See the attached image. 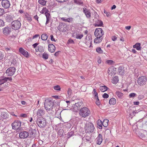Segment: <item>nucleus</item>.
<instances>
[{
    "label": "nucleus",
    "mask_w": 147,
    "mask_h": 147,
    "mask_svg": "<svg viewBox=\"0 0 147 147\" xmlns=\"http://www.w3.org/2000/svg\"><path fill=\"white\" fill-rule=\"evenodd\" d=\"M45 107L47 111H50L52 110L54 106V102L49 99L47 98L45 99Z\"/></svg>",
    "instance_id": "1"
},
{
    "label": "nucleus",
    "mask_w": 147,
    "mask_h": 147,
    "mask_svg": "<svg viewBox=\"0 0 147 147\" xmlns=\"http://www.w3.org/2000/svg\"><path fill=\"white\" fill-rule=\"evenodd\" d=\"M90 113V110L88 108L86 107H84L81 109L79 112L80 116L84 118L88 116Z\"/></svg>",
    "instance_id": "2"
},
{
    "label": "nucleus",
    "mask_w": 147,
    "mask_h": 147,
    "mask_svg": "<svg viewBox=\"0 0 147 147\" xmlns=\"http://www.w3.org/2000/svg\"><path fill=\"white\" fill-rule=\"evenodd\" d=\"M57 29L60 32H63L68 30V27L67 25L64 23L61 22L57 27Z\"/></svg>",
    "instance_id": "3"
},
{
    "label": "nucleus",
    "mask_w": 147,
    "mask_h": 147,
    "mask_svg": "<svg viewBox=\"0 0 147 147\" xmlns=\"http://www.w3.org/2000/svg\"><path fill=\"white\" fill-rule=\"evenodd\" d=\"M37 123L38 125L40 127L44 128L46 126V121L43 117H41L37 119Z\"/></svg>",
    "instance_id": "4"
},
{
    "label": "nucleus",
    "mask_w": 147,
    "mask_h": 147,
    "mask_svg": "<svg viewBox=\"0 0 147 147\" xmlns=\"http://www.w3.org/2000/svg\"><path fill=\"white\" fill-rule=\"evenodd\" d=\"M86 132L87 133H92L94 130V127L93 125L91 123L87 124L85 127Z\"/></svg>",
    "instance_id": "5"
},
{
    "label": "nucleus",
    "mask_w": 147,
    "mask_h": 147,
    "mask_svg": "<svg viewBox=\"0 0 147 147\" xmlns=\"http://www.w3.org/2000/svg\"><path fill=\"white\" fill-rule=\"evenodd\" d=\"M146 77L144 76H142L139 77L137 81L138 83L141 86L145 85L146 83Z\"/></svg>",
    "instance_id": "6"
},
{
    "label": "nucleus",
    "mask_w": 147,
    "mask_h": 147,
    "mask_svg": "<svg viewBox=\"0 0 147 147\" xmlns=\"http://www.w3.org/2000/svg\"><path fill=\"white\" fill-rule=\"evenodd\" d=\"M11 25L13 29L15 30L19 29L21 26L20 22L18 20L13 21L11 22Z\"/></svg>",
    "instance_id": "7"
},
{
    "label": "nucleus",
    "mask_w": 147,
    "mask_h": 147,
    "mask_svg": "<svg viewBox=\"0 0 147 147\" xmlns=\"http://www.w3.org/2000/svg\"><path fill=\"white\" fill-rule=\"evenodd\" d=\"M103 30L101 28H97L96 29L94 32V35L96 37H101L104 35Z\"/></svg>",
    "instance_id": "8"
},
{
    "label": "nucleus",
    "mask_w": 147,
    "mask_h": 147,
    "mask_svg": "<svg viewBox=\"0 0 147 147\" xmlns=\"http://www.w3.org/2000/svg\"><path fill=\"white\" fill-rule=\"evenodd\" d=\"M16 71V69L13 67L8 68L6 71V73L8 76H12Z\"/></svg>",
    "instance_id": "9"
},
{
    "label": "nucleus",
    "mask_w": 147,
    "mask_h": 147,
    "mask_svg": "<svg viewBox=\"0 0 147 147\" xmlns=\"http://www.w3.org/2000/svg\"><path fill=\"white\" fill-rule=\"evenodd\" d=\"M21 125V122L19 121H15L11 124L12 128L14 129H18Z\"/></svg>",
    "instance_id": "10"
},
{
    "label": "nucleus",
    "mask_w": 147,
    "mask_h": 147,
    "mask_svg": "<svg viewBox=\"0 0 147 147\" xmlns=\"http://www.w3.org/2000/svg\"><path fill=\"white\" fill-rule=\"evenodd\" d=\"M83 103L82 101H80L77 103H75L74 107V110L75 112H77L78 110L81 109L80 108L81 106H83Z\"/></svg>",
    "instance_id": "11"
},
{
    "label": "nucleus",
    "mask_w": 147,
    "mask_h": 147,
    "mask_svg": "<svg viewBox=\"0 0 147 147\" xmlns=\"http://www.w3.org/2000/svg\"><path fill=\"white\" fill-rule=\"evenodd\" d=\"M1 5L3 7L7 9L9 8L10 3L8 0H3L1 2Z\"/></svg>",
    "instance_id": "12"
},
{
    "label": "nucleus",
    "mask_w": 147,
    "mask_h": 147,
    "mask_svg": "<svg viewBox=\"0 0 147 147\" xmlns=\"http://www.w3.org/2000/svg\"><path fill=\"white\" fill-rule=\"evenodd\" d=\"M11 29L9 27H7L3 29V32L4 34L6 35H9L11 32Z\"/></svg>",
    "instance_id": "13"
},
{
    "label": "nucleus",
    "mask_w": 147,
    "mask_h": 147,
    "mask_svg": "<svg viewBox=\"0 0 147 147\" xmlns=\"http://www.w3.org/2000/svg\"><path fill=\"white\" fill-rule=\"evenodd\" d=\"M29 136V133L26 131H24L20 133L19 137L21 138H25Z\"/></svg>",
    "instance_id": "14"
},
{
    "label": "nucleus",
    "mask_w": 147,
    "mask_h": 147,
    "mask_svg": "<svg viewBox=\"0 0 147 147\" xmlns=\"http://www.w3.org/2000/svg\"><path fill=\"white\" fill-rule=\"evenodd\" d=\"M83 12L87 18H90L91 17V13L89 9L86 8H83Z\"/></svg>",
    "instance_id": "15"
},
{
    "label": "nucleus",
    "mask_w": 147,
    "mask_h": 147,
    "mask_svg": "<svg viewBox=\"0 0 147 147\" xmlns=\"http://www.w3.org/2000/svg\"><path fill=\"white\" fill-rule=\"evenodd\" d=\"M85 43L88 46L90 45L89 47H91L92 43V40L91 37L88 36L86 38L85 40Z\"/></svg>",
    "instance_id": "16"
},
{
    "label": "nucleus",
    "mask_w": 147,
    "mask_h": 147,
    "mask_svg": "<svg viewBox=\"0 0 147 147\" xmlns=\"http://www.w3.org/2000/svg\"><path fill=\"white\" fill-rule=\"evenodd\" d=\"M36 114L38 117H39L40 116L41 117L45 114V111L43 109L40 108L38 109Z\"/></svg>",
    "instance_id": "17"
},
{
    "label": "nucleus",
    "mask_w": 147,
    "mask_h": 147,
    "mask_svg": "<svg viewBox=\"0 0 147 147\" xmlns=\"http://www.w3.org/2000/svg\"><path fill=\"white\" fill-rule=\"evenodd\" d=\"M19 51L25 57H28L29 55L28 52L22 48H19Z\"/></svg>",
    "instance_id": "18"
},
{
    "label": "nucleus",
    "mask_w": 147,
    "mask_h": 147,
    "mask_svg": "<svg viewBox=\"0 0 147 147\" xmlns=\"http://www.w3.org/2000/svg\"><path fill=\"white\" fill-rule=\"evenodd\" d=\"M96 143L97 144L100 145L102 141V136L100 134H99L96 139Z\"/></svg>",
    "instance_id": "19"
},
{
    "label": "nucleus",
    "mask_w": 147,
    "mask_h": 147,
    "mask_svg": "<svg viewBox=\"0 0 147 147\" xmlns=\"http://www.w3.org/2000/svg\"><path fill=\"white\" fill-rule=\"evenodd\" d=\"M55 50V47L53 44H49L48 45V50L51 53L54 52Z\"/></svg>",
    "instance_id": "20"
},
{
    "label": "nucleus",
    "mask_w": 147,
    "mask_h": 147,
    "mask_svg": "<svg viewBox=\"0 0 147 147\" xmlns=\"http://www.w3.org/2000/svg\"><path fill=\"white\" fill-rule=\"evenodd\" d=\"M1 116L3 119H5L9 117V115L7 112H2L1 113Z\"/></svg>",
    "instance_id": "21"
},
{
    "label": "nucleus",
    "mask_w": 147,
    "mask_h": 147,
    "mask_svg": "<svg viewBox=\"0 0 147 147\" xmlns=\"http://www.w3.org/2000/svg\"><path fill=\"white\" fill-rule=\"evenodd\" d=\"M25 18L29 22H30L32 20V18L31 16L27 13H25Z\"/></svg>",
    "instance_id": "22"
},
{
    "label": "nucleus",
    "mask_w": 147,
    "mask_h": 147,
    "mask_svg": "<svg viewBox=\"0 0 147 147\" xmlns=\"http://www.w3.org/2000/svg\"><path fill=\"white\" fill-rule=\"evenodd\" d=\"M94 40V42L96 43H99L102 40L103 38L101 37L98 36Z\"/></svg>",
    "instance_id": "23"
},
{
    "label": "nucleus",
    "mask_w": 147,
    "mask_h": 147,
    "mask_svg": "<svg viewBox=\"0 0 147 147\" xmlns=\"http://www.w3.org/2000/svg\"><path fill=\"white\" fill-rule=\"evenodd\" d=\"M123 67L122 66H120L118 69L119 74L121 75H123L124 74V70Z\"/></svg>",
    "instance_id": "24"
},
{
    "label": "nucleus",
    "mask_w": 147,
    "mask_h": 147,
    "mask_svg": "<svg viewBox=\"0 0 147 147\" xmlns=\"http://www.w3.org/2000/svg\"><path fill=\"white\" fill-rule=\"evenodd\" d=\"M99 89L101 91L104 92L107 90L108 88L106 86L104 85L103 86H100Z\"/></svg>",
    "instance_id": "25"
},
{
    "label": "nucleus",
    "mask_w": 147,
    "mask_h": 147,
    "mask_svg": "<svg viewBox=\"0 0 147 147\" xmlns=\"http://www.w3.org/2000/svg\"><path fill=\"white\" fill-rule=\"evenodd\" d=\"M102 122L101 120H98L97 121V125L98 128L101 129L102 127Z\"/></svg>",
    "instance_id": "26"
},
{
    "label": "nucleus",
    "mask_w": 147,
    "mask_h": 147,
    "mask_svg": "<svg viewBox=\"0 0 147 147\" xmlns=\"http://www.w3.org/2000/svg\"><path fill=\"white\" fill-rule=\"evenodd\" d=\"M5 19L7 22H10L12 21L13 18L10 15H7L5 17Z\"/></svg>",
    "instance_id": "27"
},
{
    "label": "nucleus",
    "mask_w": 147,
    "mask_h": 147,
    "mask_svg": "<svg viewBox=\"0 0 147 147\" xmlns=\"http://www.w3.org/2000/svg\"><path fill=\"white\" fill-rule=\"evenodd\" d=\"M109 103L110 105H114L116 103V100L113 98H111L109 100Z\"/></svg>",
    "instance_id": "28"
},
{
    "label": "nucleus",
    "mask_w": 147,
    "mask_h": 147,
    "mask_svg": "<svg viewBox=\"0 0 147 147\" xmlns=\"http://www.w3.org/2000/svg\"><path fill=\"white\" fill-rule=\"evenodd\" d=\"M103 25V22L100 20H98L97 22H96L95 24L96 26H100Z\"/></svg>",
    "instance_id": "29"
},
{
    "label": "nucleus",
    "mask_w": 147,
    "mask_h": 147,
    "mask_svg": "<svg viewBox=\"0 0 147 147\" xmlns=\"http://www.w3.org/2000/svg\"><path fill=\"white\" fill-rule=\"evenodd\" d=\"M140 44L139 43H136L135 45L133 46L134 48H136L137 50H140L141 49V47H140Z\"/></svg>",
    "instance_id": "30"
},
{
    "label": "nucleus",
    "mask_w": 147,
    "mask_h": 147,
    "mask_svg": "<svg viewBox=\"0 0 147 147\" xmlns=\"http://www.w3.org/2000/svg\"><path fill=\"white\" fill-rule=\"evenodd\" d=\"M48 35L44 33L42 34L41 36V38L43 40H46L48 38Z\"/></svg>",
    "instance_id": "31"
},
{
    "label": "nucleus",
    "mask_w": 147,
    "mask_h": 147,
    "mask_svg": "<svg viewBox=\"0 0 147 147\" xmlns=\"http://www.w3.org/2000/svg\"><path fill=\"white\" fill-rule=\"evenodd\" d=\"M109 120L107 119H104L102 122V124L103 126L105 127H107L108 125Z\"/></svg>",
    "instance_id": "32"
},
{
    "label": "nucleus",
    "mask_w": 147,
    "mask_h": 147,
    "mask_svg": "<svg viewBox=\"0 0 147 147\" xmlns=\"http://www.w3.org/2000/svg\"><path fill=\"white\" fill-rule=\"evenodd\" d=\"M118 81L119 79L118 77L115 76L113 78L112 82L113 84H117Z\"/></svg>",
    "instance_id": "33"
},
{
    "label": "nucleus",
    "mask_w": 147,
    "mask_h": 147,
    "mask_svg": "<svg viewBox=\"0 0 147 147\" xmlns=\"http://www.w3.org/2000/svg\"><path fill=\"white\" fill-rule=\"evenodd\" d=\"M28 131L29 132L28 133H29V134L30 136L32 137H35L36 131L29 130Z\"/></svg>",
    "instance_id": "34"
},
{
    "label": "nucleus",
    "mask_w": 147,
    "mask_h": 147,
    "mask_svg": "<svg viewBox=\"0 0 147 147\" xmlns=\"http://www.w3.org/2000/svg\"><path fill=\"white\" fill-rule=\"evenodd\" d=\"M116 94L117 96L120 98H122L123 96V94L122 93L119 91L116 92Z\"/></svg>",
    "instance_id": "35"
},
{
    "label": "nucleus",
    "mask_w": 147,
    "mask_h": 147,
    "mask_svg": "<svg viewBox=\"0 0 147 147\" xmlns=\"http://www.w3.org/2000/svg\"><path fill=\"white\" fill-rule=\"evenodd\" d=\"M42 57L43 59H47L48 58L49 55L46 53L44 52L42 55Z\"/></svg>",
    "instance_id": "36"
},
{
    "label": "nucleus",
    "mask_w": 147,
    "mask_h": 147,
    "mask_svg": "<svg viewBox=\"0 0 147 147\" xmlns=\"http://www.w3.org/2000/svg\"><path fill=\"white\" fill-rule=\"evenodd\" d=\"M38 2L40 4L43 5H45L46 4L47 1L45 0H38Z\"/></svg>",
    "instance_id": "37"
},
{
    "label": "nucleus",
    "mask_w": 147,
    "mask_h": 147,
    "mask_svg": "<svg viewBox=\"0 0 147 147\" xmlns=\"http://www.w3.org/2000/svg\"><path fill=\"white\" fill-rule=\"evenodd\" d=\"M75 3L78 4L80 5H82L83 2L81 0H74Z\"/></svg>",
    "instance_id": "38"
},
{
    "label": "nucleus",
    "mask_w": 147,
    "mask_h": 147,
    "mask_svg": "<svg viewBox=\"0 0 147 147\" xmlns=\"http://www.w3.org/2000/svg\"><path fill=\"white\" fill-rule=\"evenodd\" d=\"M6 79L5 78V77L3 79H0V85L3 84L6 82Z\"/></svg>",
    "instance_id": "39"
},
{
    "label": "nucleus",
    "mask_w": 147,
    "mask_h": 147,
    "mask_svg": "<svg viewBox=\"0 0 147 147\" xmlns=\"http://www.w3.org/2000/svg\"><path fill=\"white\" fill-rule=\"evenodd\" d=\"M64 133V131L62 129H60L58 131V135L61 136Z\"/></svg>",
    "instance_id": "40"
},
{
    "label": "nucleus",
    "mask_w": 147,
    "mask_h": 147,
    "mask_svg": "<svg viewBox=\"0 0 147 147\" xmlns=\"http://www.w3.org/2000/svg\"><path fill=\"white\" fill-rule=\"evenodd\" d=\"M106 62L108 64L110 65H112L114 63V62L112 60H107Z\"/></svg>",
    "instance_id": "41"
},
{
    "label": "nucleus",
    "mask_w": 147,
    "mask_h": 147,
    "mask_svg": "<svg viewBox=\"0 0 147 147\" xmlns=\"http://www.w3.org/2000/svg\"><path fill=\"white\" fill-rule=\"evenodd\" d=\"M38 47L39 49V52H42L44 51L45 48L43 47L40 46Z\"/></svg>",
    "instance_id": "42"
},
{
    "label": "nucleus",
    "mask_w": 147,
    "mask_h": 147,
    "mask_svg": "<svg viewBox=\"0 0 147 147\" xmlns=\"http://www.w3.org/2000/svg\"><path fill=\"white\" fill-rule=\"evenodd\" d=\"M96 51L98 53H102V50L100 47H98L96 49Z\"/></svg>",
    "instance_id": "43"
},
{
    "label": "nucleus",
    "mask_w": 147,
    "mask_h": 147,
    "mask_svg": "<svg viewBox=\"0 0 147 147\" xmlns=\"http://www.w3.org/2000/svg\"><path fill=\"white\" fill-rule=\"evenodd\" d=\"M95 98H96V104L97 105H100V101L99 100V99L98 96H97V97H95Z\"/></svg>",
    "instance_id": "44"
},
{
    "label": "nucleus",
    "mask_w": 147,
    "mask_h": 147,
    "mask_svg": "<svg viewBox=\"0 0 147 147\" xmlns=\"http://www.w3.org/2000/svg\"><path fill=\"white\" fill-rule=\"evenodd\" d=\"M5 13L4 9L0 8V16L3 15Z\"/></svg>",
    "instance_id": "45"
},
{
    "label": "nucleus",
    "mask_w": 147,
    "mask_h": 147,
    "mask_svg": "<svg viewBox=\"0 0 147 147\" xmlns=\"http://www.w3.org/2000/svg\"><path fill=\"white\" fill-rule=\"evenodd\" d=\"M136 95V94L134 93H132L129 95V98L134 97Z\"/></svg>",
    "instance_id": "46"
},
{
    "label": "nucleus",
    "mask_w": 147,
    "mask_h": 147,
    "mask_svg": "<svg viewBox=\"0 0 147 147\" xmlns=\"http://www.w3.org/2000/svg\"><path fill=\"white\" fill-rule=\"evenodd\" d=\"M54 89L56 90H60L61 88L59 85H57L54 87Z\"/></svg>",
    "instance_id": "47"
},
{
    "label": "nucleus",
    "mask_w": 147,
    "mask_h": 147,
    "mask_svg": "<svg viewBox=\"0 0 147 147\" xmlns=\"http://www.w3.org/2000/svg\"><path fill=\"white\" fill-rule=\"evenodd\" d=\"M92 93L94 95V97H97L98 94L97 93L96 90L95 89H94L93 90V91L92 92Z\"/></svg>",
    "instance_id": "48"
},
{
    "label": "nucleus",
    "mask_w": 147,
    "mask_h": 147,
    "mask_svg": "<svg viewBox=\"0 0 147 147\" xmlns=\"http://www.w3.org/2000/svg\"><path fill=\"white\" fill-rule=\"evenodd\" d=\"M72 93V90L71 89H69L67 91V94L68 96H70Z\"/></svg>",
    "instance_id": "49"
},
{
    "label": "nucleus",
    "mask_w": 147,
    "mask_h": 147,
    "mask_svg": "<svg viewBox=\"0 0 147 147\" xmlns=\"http://www.w3.org/2000/svg\"><path fill=\"white\" fill-rule=\"evenodd\" d=\"M111 68H113L112 69V74H115L116 73V68L114 67H112Z\"/></svg>",
    "instance_id": "50"
},
{
    "label": "nucleus",
    "mask_w": 147,
    "mask_h": 147,
    "mask_svg": "<svg viewBox=\"0 0 147 147\" xmlns=\"http://www.w3.org/2000/svg\"><path fill=\"white\" fill-rule=\"evenodd\" d=\"M83 36L82 34L80 35H77L76 36V38L78 39H81Z\"/></svg>",
    "instance_id": "51"
},
{
    "label": "nucleus",
    "mask_w": 147,
    "mask_h": 147,
    "mask_svg": "<svg viewBox=\"0 0 147 147\" xmlns=\"http://www.w3.org/2000/svg\"><path fill=\"white\" fill-rule=\"evenodd\" d=\"M109 96V95L108 94L106 93H104L102 95V97L104 98H107Z\"/></svg>",
    "instance_id": "52"
},
{
    "label": "nucleus",
    "mask_w": 147,
    "mask_h": 147,
    "mask_svg": "<svg viewBox=\"0 0 147 147\" xmlns=\"http://www.w3.org/2000/svg\"><path fill=\"white\" fill-rule=\"evenodd\" d=\"M113 68L110 67L108 69V73L109 74H112V69Z\"/></svg>",
    "instance_id": "53"
},
{
    "label": "nucleus",
    "mask_w": 147,
    "mask_h": 147,
    "mask_svg": "<svg viewBox=\"0 0 147 147\" xmlns=\"http://www.w3.org/2000/svg\"><path fill=\"white\" fill-rule=\"evenodd\" d=\"M4 25V22L3 20H0V27Z\"/></svg>",
    "instance_id": "54"
},
{
    "label": "nucleus",
    "mask_w": 147,
    "mask_h": 147,
    "mask_svg": "<svg viewBox=\"0 0 147 147\" xmlns=\"http://www.w3.org/2000/svg\"><path fill=\"white\" fill-rule=\"evenodd\" d=\"M104 13L106 14L107 17H108L110 16V12H107L105 10H104Z\"/></svg>",
    "instance_id": "55"
},
{
    "label": "nucleus",
    "mask_w": 147,
    "mask_h": 147,
    "mask_svg": "<svg viewBox=\"0 0 147 147\" xmlns=\"http://www.w3.org/2000/svg\"><path fill=\"white\" fill-rule=\"evenodd\" d=\"M5 78H6V82H7L8 80L10 81H11L13 80L12 78L11 77H5Z\"/></svg>",
    "instance_id": "56"
},
{
    "label": "nucleus",
    "mask_w": 147,
    "mask_h": 147,
    "mask_svg": "<svg viewBox=\"0 0 147 147\" xmlns=\"http://www.w3.org/2000/svg\"><path fill=\"white\" fill-rule=\"evenodd\" d=\"M45 13L46 17V18H50V14L49 13L47 12H46Z\"/></svg>",
    "instance_id": "57"
},
{
    "label": "nucleus",
    "mask_w": 147,
    "mask_h": 147,
    "mask_svg": "<svg viewBox=\"0 0 147 147\" xmlns=\"http://www.w3.org/2000/svg\"><path fill=\"white\" fill-rule=\"evenodd\" d=\"M50 38L51 40L52 41H53L54 42L56 41V40H55V39L54 38L53 36V35H50Z\"/></svg>",
    "instance_id": "58"
},
{
    "label": "nucleus",
    "mask_w": 147,
    "mask_h": 147,
    "mask_svg": "<svg viewBox=\"0 0 147 147\" xmlns=\"http://www.w3.org/2000/svg\"><path fill=\"white\" fill-rule=\"evenodd\" d=\"M73 18H67V22H72L73 21Z\"/></svg>",
    "instance_id": "59"
},
{
    "label": "nucleus",
    "mask_w": 147,
    "mask_h": 147,
    "mask_svg": "<svg viewBox=\"0 0 147 147\" xmlns=\"http://www.w3.org/2000/svg\"><path fill=\"white\" fill-rule=\"evenodd\" d=\"M4 57V55L2 52L0 51V59H2Z\"/></svg>",
    "instance_id": "60"
},
{
    "label": "nucleus",
    "mask_w": 147,
    "mask_h": 147,
    "mask_svg": "<svg viewBox=\"0 0 147 147\" xmlns=\"http://www.w3.org/2000/svg\"><path fill=\"white\" fill-rule=\"evenodd\" d=\"M117 39V37L116 36H113L112 37V40L113 41H115Z\"/></svg>",
    "instance_id": "61"
},
{
    "label": "nucleus",
    "mask_w": 147,
    "mask_h": 147,
    "mask_svg": "<svg viewBox=\"0 0 147 147\" xmlns=\"http://www.w3.org/2000/svg\"><path fill=\"white\" fill-rule=\"evenodd\" d=\"M20 116L21 117L26 118L27 117V115L26 114H21L20 115Z\"/></svg>",
    "instance_id": "62"
},
{
    "label": "nucleus",
    "mask_w": 147,
    "mask_h": 147,
    "mask_svg": "<svg viewBox=\"0 0 147 147\" xmlns=\"http://www.w3.org/2000/svg\"><path fill=\"white\" fill-rule=\"evenodd\" d=\"M68 42L70 44H72L74 43V42L73 40L71 39H69L68 40Z\"/></svg>",
    "instance_id": "63"
},
{
    "label": "nucleus",
    "mask_w": 147,
    "mask_h": 147,
    "mask_svg": "<svg viewBox=\"0 0 147 147\" xmlns=\"http://www.w3.org/2000/svg\"><path fill=\"white\" fill-rule=\"evenodd\" d=\"M86 139L87 141H89L91 140V138L88 136H86Z\"/></svg>",
    "instance_id": "64"
}]
</instances>
